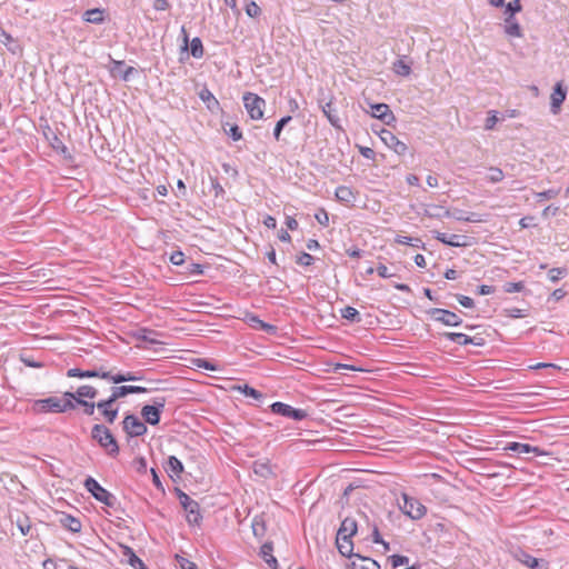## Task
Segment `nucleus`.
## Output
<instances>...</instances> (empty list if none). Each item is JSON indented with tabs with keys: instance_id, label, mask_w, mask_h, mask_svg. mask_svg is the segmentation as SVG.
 Returning a JSON list of instances; mask_svg holds the SVG:
<instances>
[{
	"instance_id": "obj_1",
	"label": "nucleus",
	"mask_w": 569,
	"mask_h": 569,
	"mask_svg": "<svg viewBox=\"0 0 569 569\" xmlns=\"http://www.w3.org/2000/svg\"><path fill=\"white\" fill-rule=\"evenodd\" d=\"M91 437L107 453L116 457L119 453V446L111 431L103 425H94L91 429Z\"/></svg>"
},
{
	"instance_id": "obj_2",
	"label": "nucleus",
	"mask_w": 569,
	"mask_h": 569,
	"mask_svg": "<svg viewBox=\"0 0 569 569\" xmlns=\"http://www.w3.org/2000/svg\"><path fill=\"white\" fill-rule=\"evenodd\" d=\"M76 405L71 400H62L57 397L36 400L33 408L38 412H66L74 409Z\"/></svg>"
},
{
	"instance_id": "obj_3",
	"label": "nucleus",
	"mask_w": 569,
	"mask_h": 569,
	"mask_svg": "<svg viewBox=\"0 0 569 569\" xmlns=\"http://www.w3.org/2000/svg\"><path fill=\"white\" fill-rule=\"evenodd\" d=\"M176 493L180 505L187 513V521L190 525H199L202 519L199 503L179 488H176Z\"/></svg>"
},
{
	"instance_id": "obj_4",
	"label": "nucleus",
	"mask_w": 569,
	"mask_h": 569,
	"mask_svg": "<svg viewBox=\"0 0 569 569\" xmlns=\"http://www.w3.org/2000/svg\"><path fill=\"white\" fill-rule=\"evenodd\" d=\"M84 488L93 496V498L101 503L113 507L116 505V497L92 477H88L83 482Z\"/></svg>"
},
{
	"instance_id": "obj_5",
	"label": "nucleus",
	"mask_w": 569,
	"mask_h": 569,
	"mask_svg": "<svg viewBox=\"0 0 569 569\" xmlns=\"http://www.w3.org/2000/svg\"><path fill=\"white\" fill-rule=\"evenodd\" d=\"M243 103L251 119L258 120L263 117L266 101L261 97L252 92H247L243 94Z\"/></svg>"
},
{
	"instance_id": "obj_6",
	"label": "nucleus",
	"mask_w": 569,
	"mask_h": 569,
	"mask_svg": "<svg viewBox=\"0 0 569 569\" xmlns=\"http://www.w3.org/2000/svg\"><path fill=\"white\" fill-rule=\"evenodd\" d=\"M166 406L164 398H154L153 405H146L141 409V416L146 422L156 426L160 422V416Z\"/></svg>"
},
{
	"instance_id": "obj_7",
	"label": "nucleus",
	"mask_w": 569,
	"mask_h": 569,
	"mask_svg": "<svg viewBox=\"0 0 569 569\" xmlns=\"http://www.w3.org/2000/svg\"><path fill=\"white\" fill-rule=\"evenodd\" d=\"M402 498L403 505L400 508L405 515L413 520L421 519L426 515L427 508L416 498L409 497L406 493H403Z\"/></svg>"
},
{
	"instance_id": "obj_8",
	"label": "nucleus",
	"mask_w": 569,
	"mask_h": 569,
	"mask_svg": "<svg viewBox=\"0 0 569 569\" xmlns=\"http://www.w3.org/2000/svg\"><path fill=\"white\" fill-rule=\"evenodd\" d=\"M123 431L128 435V437H140L143 436L148 428L137 416L127 415L122 421Z\"/></svg>"
},
{
	"instance_id": "obj_9",
	"label": "nucleus",
	"mask_w": 569,
	"mask_h": 569,
	"mask_svg": "<svg viewBox=\"0 0 569 569\" xmlns=\"http://www.w3.org/2000/svg\"><path fill=\"white\" fill-rule=\"evenodd\" d=\"M271 411L273 413H277V415H280V416H283V417H287V418H291L296 421H300V420H303L308 413L306 410L303 409H296V408H292L291 406L287 405V403H283V402H273L271 406Z\"/></svg>"
},
{
	"instance_id": "obj_10",
	"label": "nucleus",
	"mask_w": 569,
	"mask_h": 569,
	"mask_svg": "<svg viewBox=\"0 0 569 569\" xmlns=\"http://www.w3.org/2000/svg\"><path fill=\"white\" fill-rule=\"evenodd\" d=\"M429 315L433 320L446 326L458 327L462 323V319L450 310L433 308L429 311Z\"/></svg>"
},
{
	"instance_id": "obj_11",
	"label": "nucleus",
	"mask_w": 569,
	"mask_h": 569,
	"mask_svg": "<svg viewBox=\"0 0 569 569\" xmlns=\"http://www.w3.org/2000/svg\"><path fill=\"white\" fill-rule=\"evenodd\" d=\"M433 237L450 247H467L471 244L470 238L463 234H448L440 231H433Z\"/></svg>"
},
{
	"instance_id": "obj_12",
	"label": "nucleus",
	"mask_w": 569,
	"mask_h": 569,
	"mask_svg": "<svg viewBox=\"0 0 569 569\" xmlns=\"http://www.w3.org/2000/svg\"><path fill=\"white\" fill-rule=\"evenodd\" d=\"M380 139L383 141V143L393 150L397 154L401 156L405 154L408 150V147L405 142L400 141L391 131L387 129H382L379 132Z\"/></svg>"
},
{
	"instance_id": "obj_13",
	"label": "nucleus",
	"mask_w": 569,
	"mask_h": 569,
	"mask_svg": "<svg viewBox=\"0 0 569 569\" xmlns=\"http://www.w3.org/2000/svg\"><path fill=\"white\" fill-rule=\"evenodd\" d=\"M370 108L372 109L371 116L381 120L387 126H391L396 122V116L387 103L370 104Z\"/></svg>"
},
{
	"instance_id": "obj_14",
	"label": "nucleus",
	"mask_w": 569,
	"mask_h": 569,
	"mask_svg": "<svg viewBox=\"0 0 569 569\" xmlns=\"http://www.w3.org/2000/svg\"><path fill=\"white\" fill-rule=\"evenodd\" d=\"M10 520L12 523H16L22 536L31 535V520L24 512L20 510L11 511Z\"/></svg>"
},
{
	"instance_id": "obj_15",
	"label": "nucleus",
	"mask_w": 569,
	"mask_h": 569,
	"mask_svg": "<svg viewBox=\"0 0 569 569\" xmlns=\"http://www.w3.org/2000/svg\"><path fill=\"white\" fill-rule=\"evenodd\" d=\"M148 391L147 388L140 386H119L111 388L110 399L112 401H117L120 398H123L130 393H146Z\"/></svg>"
},
{
	"instance_id": "obj_16",
	"label": "nucleus",
	"mask_w": 569,
	"mask_h": 569,
	"mask_svg": "<svg viewBox=\"0 0 569 569\" xmlns=\"http://www.w3.org/2000/svg\"><path fill=\"white\" fill-rule=\"evenodd\" d=\"M113 405L114 401H112L110 398L97 402V409L109 423H113L118 417V408H113Z\"/></svg>"
},
{
	"instance_id": "obj_17",
	"label": "nucleus",
	"mask_w": 569,
	"mask_h": 569,
	"mask_svg": "<svg viewBox=\"0 0 569 569\" xmlns=\"http://www.w3.org/2000/svg\"><path fill=\"white\" fill-rule=\"evenodd\" d=\"M443 337H446L448 340L458 342L459 345L466 346V345H475V346H482L483 339L478 337H469L465 333H458V332H445Z\"/></svg>"
},
{
	"instance_id": "obj_18",
	"label": "nucleus",
	"mask_w": 569,
	"mask_h": 569,
	"mask_svg": "<svg viewBox=\"0 0 569 569\" xmlns=\"http://www.w3.org/2000/svg\"><path fill=\"white\" fill-rule=\"evenodd\" d=\"M252 470L254 475L263 478L269 479L274 476L273 468L270 463V460L263 459V460H257L252 463Z\"/></svg>"
},
{
	"instance_id": "obj_19",
	"label": "nucleus",
	"mask_w": 569,
	"mask_h": 569,
	"mask_svg": "<svg viewBox=\"0 0 569 569\" xmlns=\"http://www.w3.org/2000/svg\"><path fill=\"white\" fill-rule=\"evenodd\" d=\"M67 376L70 378H102L104 375V368L100 367L92 370H81L79 368H71L67 371Z\"/></svg>"
},
{
	"instance_id": "obj_20",
	"label": "nucleus",
	"mask_w": 569,
	"mask_h": 569,
	"mask_svg": "<svg viewBox=\"0 0 569 569\" xmlns=\"http://www.w3.org/2000/svg\"><path fill=\"white\" fill-rule=\"evenodd\" d=\"M336 545L341 556L355 557L356 553L352 552L353 543L350 537L337 533Z\"/></svg>"
},
{
	"instance_id": "obj_21",
	"label": "nucleus",
	"mask_w": 569,
	"mask_h": 569,
	"mask_svg": "<svg viewBox=\"0 0 569 569\" xmlns=\"http://www.w3.org/2000/svg\"><path fill=\"white\" fill-rule=\"evenodd\" d=\"M506 450H511L513 452L518 453H535V455H546L545 451H542L539 447H533L528 443H520V442H509L506 447Z\"/></svg>"
},
{
	"instance_id": "obj_22",
	"label": "nucleus",
	"mask_w": 569,
	"mask_h": 569,
	"mask_svg": "<svg viewBox=\"0 0 569 569\" xmlns=\"http://www.w3.org/2000/svg\"><path fill=\"white\" fill-rule=\"evenodd\" d=\"M320 108L323 114L327 117L330 124L337 129H341L340 119L337 116V111L333 108L332 101L330 100L326 103H322V101H320Z\"/></svg>"
},
{
	"instance_id": "obj_23",
	"label": "nucleus",
	"mask_w": 569,
	"mask_h": 569,
	"mask_svg": "<svg viewBox=\"0 0 569 569\" xmlns=\"http://www.w3.org/2000/svg\"><path fill=\"white\" fill-rule=\"evenodd\" d=\"M566 99V90L562 88L561 83H557L553 88V92L551 93V111L552 113H558L560 106Z\"/></svg>"
},
{
	"instance_id": "obj_24",
	"label": "nucleus",
	"mask_w": 569,
	"mask_h": 569,
	"mask_svg": "<svg viewBox=\"0 0 569 569\" xmlns=\"http://www.w3.org/2000/svg\"><path fill=\"white\" fill-rule=\"evenodd\" d=\"M273 543L271 541L264 542L260 548V557L268 563L272 569L278 568V560L273 557Z\"/></svg>"
},
{
	"instance_id": "obj_25",
	"label": "nucleus",
	"mask_w": 569,
	"mask_h": 569,
	"mask_svg": "<svg viewBox=\"0 0 569 569\" xmlns=\"http://www.w3.org/2000/svg\"><path fill=\"white\" fill-rule=\"evenodd\" d=\"M59 522L62 527L73 533L80 532L82 528L80 519L67 513L61 515Z\"/></svg>"
},
{
	"instance_id": "obj_26",
	"label": "nucleus",
	"mask_w": 569,
	"mask_h": 569,
	"mask_svg": "<svg viewBox=\"0 0 569 569\" xmlns=\"http://www.w3.org/2000/svg\"><path fill=\"white\" fill-rule=\"evenodd\" d=\"M166 471L172 479H174V477L180 478L183 472V465L176 456H170L168 458Z\"/></svg>"
},
{
	"instance_id": "obj_27",
	"label": "nucleus",
	"mask_w": 569,
	"mask_h": 569,
	"mask_svg": "<svg viewBox=\"0 0 569 569\" xmlns=\"http://www.w3.org/2000/svg\"><path fill=\"white\" fill-rule=\"evenodd\" d=\"M247 322L254 329H259L266 331L267 333H276L277 327L270 323H267L259 319L257 316L249 315L247 316Z\"/></svg>"
},
{
	"instance_id": "obj_28",
	"label": "nucleus",
	"mask_w": 569,
	"mask_h": 569,
	"mask_svg": "<svg viewBox=\"0 0 569 569\" xmlns=\"http://www.w3.org/2000/svg\"><path fill=\"white\" fill-rule=\"evenodd\" d=\"M358 560L352 561L351 569H380V565L368 557H362L360 555H355Z\"/></svg>"
},
{
	"instance_id": "obj_29",
	"label": "nucleus",
	"mask_w": 569,
	"mask_h": 569,
	"mask_svg": "<svg viewBox=\"0 0 569 569\" xmlns=\"http://www.w3.org/2000/svg\"><path fill=\"white\" fill-rule=\"evenodd\" d=\"M505 33L509 37L521 38L522 30L516 18H505Z\"/></svg>"
},
{
	"instance_id": "obj_30",
	"label": "nucleus",
	"mask_w": 569,
	"mask_h": 569,
	"mask_svg": "<svg viewBox=\"0 0 569 569\" xmlns=\"http://www.w3.org/2000/svg\"><path fill=\"white\" fill-rule=\"evenodd\" d=\"M358 531L357 521L353 518L347 517L342 520L337 533L352 538Z\"/></svg>"
},
{
	"instance_id": "obj_31",
	"label": "nucleus",
	"mask_w": 569,
	"mask_h": 569,
	"mask_svg": "<svg viewBox=\"0 0 569 569\" xmlns=\"http://www.w3.org/2000/svg\"><path fill=\"white\" fill-rule=\"evenodd\" d=\"M104 375L106 376H102V379L109 380L113 383H121V382H126V381H136L139 379L131 372H126V373L119 372V373L113 375L111 371L104 370Z\"/></svg>"
},
{
	"instance_id": "obj_32",
	"label": "nucleus",
	"mask_w": 569,
	"mask_h": 569,
	"mask_svg": "<svg viewBox=\"0 0 569 569\" xmlns=\"http://www.w3.org/2000/svg\"><path fill=\"white\" fill-rule=\"evenodd\" d=\"M518 560L531 569H547V566L545 562L540 561L539 559H537L523 551H521L519 553Z\"/></svg>"
},
{
	"instance_id": "obj_33",
	"label": "nucleus",
	"mask_w": 569,
	"mask_h": 569,
	"mask_svg": "<svg viewBox=\"0 0 569 569\" xmlns=\"http://www.w3.org/2000/svg\"><path fill=\"white\" fill-rule=\"evenodd\" d=\"M335 194H336L337 200L342 203H351L356 199L355 192L352 191V189L350 187H347V186H339L336 189Z\"/></svg>"
},
{
	"instance_id": "obj_34",
	"label": "nucleus",
	"mask_w": 569,
	"mask_h": 569,
	"mask_svg": "<svg viewBox=\"0 0 569 569\" xmlns=\"http://www.w3.org/2000/svg\"><path fill=\"white\" fill-rule=\"evenodd\" d=\"M123 555L128 558L127 561L133 569H147L143 561L133 552L131 548L126 547Z\"/></svg>"
},
{
	"instance_id": "obj_35",
	"label": "nucleus",
	"mask_w": 569,
	"mask_h": 569,
	"mask_svg": "<svg viewBox=\"0 0 569 569\" xmlns=\"http://www.w3.org/2000/svg\"><path fill=\"white\" fill-rule=\"evenodd\" d=\"M0 42L3 46H6L8 48V50L11 51L12 53H16L17 50L19 49V46L13 40L11 34H9L7 31H4L1 27H0Z\"/></svg>"
},
{
	"instance_id": "obj_36",
	"label": "nucleus",
	"mask_w": 569,
	"mask_h": 569,
	"mask_svg": "<svg viewBox=\"0 0 569 569\" xmlns=\"http://www.w3.org/2000/svg\"><path fill=\"white\" fill-rule=\"evenodd\" d=\"M83 19L90 23H101L103 21V10L98 8L87 10L83 14Z\"/></svg>"
},
{
	"instance_id": "obj_37",
	"label": "nucleus",
	"mask_w": 569,
	"mask_h": 569,
	"mask_svg": "<svg viewBox=\"0 0 569 569\" xmlns=\"http://www.w3.org/2000/svg\"><path fill=\"white\" fill-rule=\"evenodd\" d=\"M392 70L402 77H407L411 73V67L403 59H398L392 64Z\"/></svg>"
},
{
	"instance_id": "obj_38",
	"label": "nucleus",
	"mask_w": 569,
	"mask_h": 569,
	"mask_svg": "<svg viewBox=\"0 0 569 569\" xmlns=\"http://www.w3.org/2000/svg\"><path fill=\"white\" fill-rule=\"evenodd\" d=\"M341 317L351 322H360L361 321L359 311L356 308L350 307V306H347L343 309H341Z\"/></svg>"
},
{
	"instance_id": "obj_39",
	"label": "nucleus",
	"mask_w": 569,
	"mask_h": 569,
	"mask_svg": "<svg viewBox=\"0 0 569 569\" xmlns=\"http://www.w3.org/2000/svg\"><path fill=\"white\" fill-rule=\"evenodd\" d=\"M505 7V18H515V14L522 10L520 0H512Z\"/></svg>"
},
{
	"instance_id": "obj_40",
	"label": "nucleus",
	"mask_w": 569,
	"mask_h": 569,
	"mask_svg": "<svg viewBox=\"0 0 569 569\" xmlns=\"http://www.w3.org/2000/svg\"><path fill=\"white\" fill-rule=\"evenodd\" d=\"M76 395L80 399H83V398L92 399V398H96V396L98 395V390L92 386L83 385L77 389Z\"/></svg>"
},
{
	"instance_id": "obj_41",
	"label": "nucleus",
	"mask_w": 569,
	"mask_h": 569,
	"mask_svg": "<svg viewBox=\"0 0 569 569\" xmlns=\"http://www.w3.org/2000/svg\"><path fill=\"white\" fill-rule=\"evenodd\" d=\"M190 51L194 58H201L203 56V46L200 38L196 37L191 40Z\"/></svg>"
},
{
	"instance_id": "obj_42",
	"label": "nucleus",
	"mask_w": 569,
	"mask_h": 569,
	"mask_svg": "<svg viewBox=\"0 0 569 569\" xmlns=\"http://www.w3.org/2000/svg\"><path fill=\"white\" fill-rule=\"evenodd\" d=\"M252 531L256 537H263L266 533V523L261 518L256 517L252 521Z\"/></svg>"
},
{
	"instance_id": "obj_43",
	"label": "nucleus",
	"mask_w": 569,
	"mask_h": 569,
	"mask_svg": "<svg viewBox=\"0 0 569 569\" xmlns=\"http://www.w3.org/2000/svg\"><path fill=\"white\" fill-rule=\"evenodd\" d=\"M505 174L500 168L491 167L489 168V173L487 176L488 181L491 183L500 182L503 179Z\"/></svg>"
},
{
	"instance_id": "obj_44",
	"label": "nucleus",
	"mask_w": 569,
	"mask_h": 569,
	"mask_svg": "<svg viewBox=\"0 0 569 569\" xmlns=\"http://www.w3.org/2000/svg\"><path fill=\"white\" fill-rule=\"evenodd\" d=\"M238 389L240 391H242V393L244 396L252 397L256 400H261L263 398V395L259 390H257L252 387H249L248 385H244L243 387H239Z\"/></svg>"
},
{
	"instance_id": "obj_45",
	"label": "nucleus",
	"mask_w": 569,
	"mask_h": 569,
	"mask_svg": "<svg viewBox=\"0 0 569 569\" xmlns=\"http://www.w3.org/2000/svg\"><path fill=\"white\" fill-rule=\"evenodd\" d=\"M291 121V117L290 116H286V117H282L277 123H276V127H274V130H273V137L277 141L280 140V136H281V131L283 129V127Z\"/></svg>"
},
{
	"instance_id": "obj_46",
	"label": "nucleus",
	"mask_w": 569,
	"mask_h": 569,
	"mask_svg": "<svg viewBox=\"0 0 569 569\" xmlns=\"http://www.w3.org/2000/svg\"><path fill=\"white\" fill-rule=\"evenodd\" d=\"M567 274L566 268H552L548 272V278L551 282H557L559 279Z\"/></svg>"
},
{
	"instance_id": "obj_47",
	"label": "nucleus",
	"mask_w": 569,
	"mask_h": 569,
	"mask_svg": "<svg viewBox=\"0 0 569 569\" xmlns=\"http://www.w3.org/2000/svg\"><path fill=\"white\" fill-rule=\"evenodd\" d=\"M525 289V283L522 281L518 282H506L503 284V291L507 293L520 292Z\"/></svg>"
},
{
	"instance_id": "obj_48",
	"label": "nucleus",
	"mask_w": 569,
	"mask_h": 569,
	"mask_svg": "<svg viewBox=\"0 0 569 569\" xmlns=\"http://www.w3.org/2000/svg\"><path fill=\"white\" fill-rule=\"evenodd\" d=\"M76 402L83 407V411L88 416H92L93 412H94V409L97 408V403L89 402V401H87L84 399L78 398V399H76Z\"/></svg>"
},
{
	"instance_id": "obj_49",
	"label": "nucleus",
	"mask_w": 569,
	"mask_h": 569,
	"mask_svg": "<svg viewBox=\"0 0 569 569\" xmlns=\"http://www.w3.org/2000/svg\"><path fill=\"white\" fill-rule=\"evenodd\" d=\"M246 13L250 18H257V17H259L261 14V9H260V7L254 1H250L246 6Z\"/></svg>"
},
{
	"instance_id": "obj_50",
	"label": "nucleus",
	"mask_w": 569,
	"mask_h": 569,
	"mask_svg": "<svg viewBox=\"0 0 569 569\" xmlns=\"http://www.w3.org/2000/svg\"><path fill=\"white\" fill-rule=\"evenodd\" d=\"M390 561H391V566L393 569L400 567V566H403V565H407L409 562V558L406 557V556H400V555H392L390 556Z\"/></svg>"
},
{
	"instance_id": "obj_51",
	"label": "nucleus",
	"mask_w": 569,
	"mask_h": 569,
	"mask_svg": "<svg viewBox=\"0 0 569 569\" xmlns=\"http://www.w3.org/2000/svg\"><path fill=\"white\" fill-rule=\"evenodd\" d=\"M372 541L375 543H381L386 550H389V543L381 538L378 526L376 523L372 525Z\"/></svg>"
},
{
	"instance_id": "obj_52",
	"label": "nucleus",
	"mask_w": 569,
	"mask_h": 569,
	"mask_svg": "<svg viewBox=\"0 0 569 569\" xmlns=\"http://www.w3.org/2000/svg\"><path fill=\"white\" fill-rule=\"evenodd\" d=\"M313 257L307 252H301V254H299L297 257V260L296 262L300 266H303V267H309L313 263Z\"/></svg>"
},
{
	"instance_id": "obj_53",
	"label": "nucleus",
	"mask_w": 569,
	"mask_h": 569,
	"mask_svg": "<svg viewBox=\"0 0 569 569\" xmlns=\"http://www.w3.org/2000/svg\"><path fill=\"white\" fill-rule=\"evenodd\" d=\"M315 218L323 227H327L329 224V216L325 209H319L318 212L315 214Z\"/></svg>"
},
{
	"instance_id": "obj_54",
	"label": "nucleus",
	"mask_w": 569,
	"mask_h": 569,
	"mask_svg": "<svg viewBox=\"0 0 569 569\" xmlns=\"http://www.w3.org/2000/svg\"><path fill=\"white\" fill-rule=\"evenodd\" d=\"M458 221H466V222H482L485 219L475 212H468V216L466 217H458Z\"/></svg>"
},
{
	"instance_id": "obj_55",
	"label": "nucleus",
	"mask_w": 569,
	"mask_h": 569,
	"mask_svg": "<svg viewBox=\"0 0 569 569\" xmlns=\"http://www.w3.org/2000/svg\"><path fill=\"white\" fill-rule=\"evenodd\" d=\"M505 313L510 317V318H515V319H518V318H523L527 316V313L522 310V309H519V308H509V309H505Z\"/></svg>"
},
{
	"instance_id": "obj_56",
	"label": "nucleus",
	"mask_w": 569,
	"mask_h": 569,
	"mask_svg": "<svg viewBox=\"0 0 569 569\" xmlns=\"http://www.w3.org/2000/svg\"><path fill=\"white\" fill-rule=\"evenodd\" d=\"M170 262L174 266H181L184 262V254L182 251H174L170 256Z\"/></svg>"
},
{
	"instance_id": "obj_57",
	"label": "nucleus",
	"mask_w": 569,
	"mask_h": 569,
	"mask_svg": "<svg viewBox=\"0 0 569 569\" xmlns=\"http://www.w3.org/2000/svg\"><path fill=\"white\" fill-rule=\"evenodd\" d=\"M20 360L27 366L31 368H42L43 363L36 361L34 359L27 357L24 355H21Z\"/></svg>"
},
{
	"instance_id": "obj_58",
	"label": "nucleus",
	"mask_w": 569,
	"mask_h": 569,
	"mask_svg": "<svg viewBox=\"0 0 569 569\" xmlns=\"http://www.w3.org/2000/svg\"><path fill=\"white\" fill-rule=\"evenodd\" d=\"M558 193H559V191L553 190V189H549V190H546V191H542V192H538L537 193V198L539 200H548V199L556 198L558 196Z\"/></svg>"
},
{
	"instance_id": "obj_59",
	"label": "nucleus",
	"mask_w": 569,
	"mask_h": 569,
	"mask_svg": "<svg viewBox=\"0 0 569 569\" xmlns=\"http://www.w3.org/2000/svg\"><path fill=\"white\" fill-rule=\"evenodd\" d=\"M458 302L465 308H472L475 306L473 299L463 295H457Z\"/></svg>"
},
{
	"instance_id": "obj_60",
	"label": "nucleus",
	"mask_w": 569,
	"mask_h": 569,
	"mask_svg": "<svg viewBox=\"0 0 569 569\" xmlns=\"http://www.w3.org/2000/svg\"><path fill=\"white\" fill-rule=\"evenodd\" d=\"M199 97L204 102H213L214 104H218V100L213 97V94L208 89H202L199 93Z\"/></svg>"
},
{
	"instance_id": "obj_61",
	"label": "nucleus",
	"mask_w": 569,
	"mask_h": 569,
	"mask_svg": "<svg viewBox=\"0 0 569 569\" xmlns=\"http://www.w3.org/2000/svg\"><path fill=\"white\" fill-rule=\"evenodd\" d=\"M497 121H498L497 112L496 111H491L490 116L487 118L486 123H485L486 130L493 129V127L497 123Z\"/></svg>"
},
{
	"instance_id": "obj_62",
	"label": "nucleus",
	"mask_w": 569,
	"mask_h": 569,
	"mask_svg": "<svg viewBox=\"0 0 569 569\" xmlns=\"http://www.w3.org/2000/svg\"><path fill=\"white\" fill-rule=\"evenodd\" d=\"M519 224L522 229L535 227L536 226L535 217H532V216L523 217L520 219Z\"/></svg>"
},
{
	"instance_id": "obj_63",
	"label": "nucleus",
	"mask_w": 569,
	"mask_h": 569,
	"mask_svg": "<svg viewBox=\"0 0 569 569\" xmlns=\"http://www.w3.org/2000/svg\"><path fill=\"white\" fill-rule=\"evenodd\" d=\"M359 151H360L361 156L367 159L373 160L376 157V152L373 151V149H371L369 147H360Z\"/></svg>"
},
{
	"instance_id": "obj_64",
	"label": "nucleus",
	"mask_w": 569,
	"mask_h": 569,
	"mask_svg": "<svg viewBox=\"0 0 569 569\" xmlns=\"http://www.w3.org/2000/svg\"><path fill=\"white\" fill-rule=\"evenodd\" d=\"M376 271L378 272V274L381 277V278H390L393 276V273H390L388 271V268L382 264V263H379L376 268Z\"/></svg>"
}]
</instances>
